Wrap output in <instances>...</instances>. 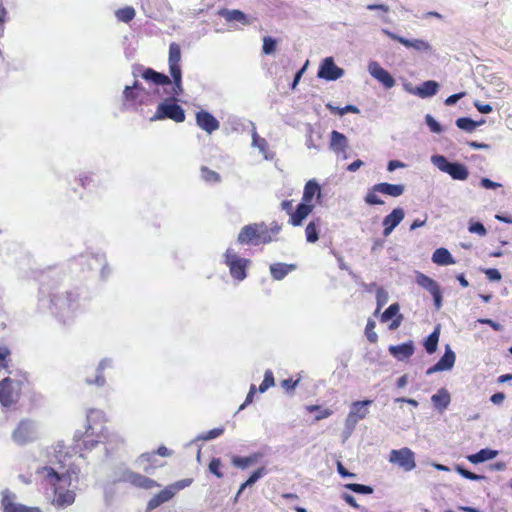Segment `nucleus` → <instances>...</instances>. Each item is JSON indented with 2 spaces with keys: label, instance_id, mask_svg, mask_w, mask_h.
Here are the masks:
<instances>
[{
  "label": "nucleus",
  "instance_id": "nucleus-1",
  "mask_svg": "<svg viewBox=\"0 0 512 512\" xmlns=\"http://www.w3.org/2000/svg\"><path fill=\"white\" fill-rule=\"evenodd\" d=\"M37 473L54 487L55 497L53 502L55 505L58 507H66L74 502V492L71 490H64L66 486L71 484V476L68 472L64 473L53 467L44 466L39 468Z\"/></svg>",
  "mask_w": 512,
  "mask_h": 512
},
{
  "label": "nucleus",
  "instance_id": "nucleus-2",
  "mask_svg": "<svg viewBox=\"0 0 512 512\" xmlns=\"http://www.w3.org/2000/svg\"><path fill=\"white\" fill-rule=\"evenodd\" d=\"M273 238L269 235L268 226L265 223H254L244 226L237 241L242 245H260L270 243Z\"/></svg>",
  "mask_w": 512,
  "mask_h": 512
},
{
  "label": "nucleus",
  "instance_id": "nucleus-3",
  "mask_svg": "<svg viewBox=\"0 0 512 512\" xmlns=\"http://www.w3.org/2000/svg\"><path fill=\"white\" fill-rule=\"evenodd\" d=\"M104 414L100 410H90L87 414L88 426L86 429V438L96 437L95 441L98 442H111L117 435L109 433L108 429L103 424Z\"/></svg>",
  "mask_w": 512,
  "mask_h": 512
},
{
  "label": "nucleus",
  "instance_id": "nucleus-4",
  "mask_svg": "<svg viewBox=\"0 0 512 512\" xmlns=\"http://www.w3.org/2000/svg\"><path fill=\"white\" fill-rule=\"evenodd\" d=\"M431 163L440 171L449 174L454 180H466L469 176L467 167L458 162H449L443 155H432Z\"/></svg>",
  "mask_w": 512,
  "mask_h": 512
},
{
  "label": "nucleus",
  "instance_id": "nucleus-5",
  "mask_svg": "<svg viewBox=\"0 0 512 512\" xmlns=\"http://www.w3.org/2000/svg\"><path fill=\"white\" fill-rule=\"evenodd\" d=\"M38 438V426L29 419H23L19 422L12 432V439L18 445H25L35 441Z\"/></svg>",
  "mask_w": 512,
  "mask_h": 512
},
{
  "label": "nucleus",
  "instance_id": "nucleus-6",
  "mask_svg": "<svg viewBox=\"0 0 512 512\" xmlns=\"http://www.w3.org/2000/svg\"><path fill=\"white\" fill-rule=\"evenodd\" d=\"M371 404V400L355 401L351 404L349 414L345 420V430L348 434H351L357 423L367 416L368 406Z\"/></svg>",
  "mask_w": 512,
  "mask_h": 512
},
{
  "label": "nucleus",
  "instance_id": "nucleus-7",
  "mask_svg": "<svg viewBox=\"0 0 512 512\" xmlns=\"http://www.w3.org/2000/svg\"><path fill=\"white\" fill-rule=\"evenodd\" d=\"M225 263L229 267L230 274L233 278L242 281L246 277V266L248 260L241 258L232 249H227L225 254Z\"/></svg>",
  "mask_w": 512,
  "mask_h": 512
},
{
  "label": "nucleus",
  "instance_id": "nucleus-8",
  "mask_svg": "<svg viewBox=\"0 0 512 512\" xmlns=\"http://www.w3.org/2000/svg\"><path fill=\"white\" fill-rule=\"evenodd\" d=\"M20 395L19 381L5 378L0 382V403L3 406H11L16 403Z\"/></svg>",
  "mask_w": 512,
  "mask_h": 512
},
{
  "label": "nucleus",
  "instance_id": "nucleus-9",
  "mask_svg": "<svg viewBox=\"0 0 512 512\" xmlns=\"http://www.w3.org/2000/svg\"><path fill=\"white\" fill-rule=\"evenodd\" d=\"M389 462L402 468L404 471H411L416 467L414 452L403 447L401 449H393L389 455Z\"/></svg>",
  "mask_w": 512,
  "mask_h": 512
},
{
  "label": "nucleus",
  "instance_id": "nucleus-10",
  "mask_svg": "<svg viewBox=\"0 0 512 512\" xmlns=\"http://www.w3.org/2000/svg\"><path fill=\"white\" fill-rule=\"evenodd\" d=\"M164 118H169L175 122L181 123L185 120V112L181 106L164 101L158 105L156 113L151 120H160Z\"/></svg>",
  "mask_w": 512,
  "mask_h": 512
},
{
  "label": "nucleus",
  "instance_id": "nucleus-11",
  "mask_svg": "<svg viewBox=\"0 0 512 512\" xmlns=\"http://www.w3.org/2000/svg\"><path fill=\"white\" fill-rule=\"evenodd\" d=\"M344 75V70L339 68L332 57H326L320 64L317 76L327 81H335Z\"/></svg>",
  "mask_w": 512,
  "mask_h": 512
},
{
  "label": "nucleus",
  "instance_id": "nucleus-12",
  "mask_svg": "<svg viewBox=\"0 0 512 512\" xmlns=\"http://www.w3.org/2000/svg\"><path fill=\"white\" fill-rule=\"evenodd\" d=\"M369 74L380 82L386 89H390L395 85L392 75L385 70L377 61H370L367 66Z\"/></svg>",
  "mask_w": 512,
  "mask_h": 512
},
{
  "label": "nucleus",
  "instance_id": "nucleus-13",
  "mask_svg": "<svg viewBox=\"0 0 512 512\" xmlns=\"http://www.w3.org/2000/svg\"><path fill=\"white\" fill-rule=\"evenodd\" d=\"M382 32L389 38L398 41L407 48H413L419 52H430L432 50V46L423 39H407L387 29H382Z\"/></svg>",
  "mask_w": 512,
  "mask_h": 512
},
{
  "label": "nucleus",
  "instance_id": "nucleus-14",
  "mask_svg": "<svg viewBox=\"0 0 512 512\" xmlns=\"http://www.w3.org/2000/svg\"><path fill=\"white\" fill-rule=\"evenodd\" d=\"M405 217V212L402 208L398 207L392 210V212L386 215L382 221L383 235L388 237L393 230L401 223Z\"/></svg>",
  "mask_w": 512,
  "mask_h": 512
},
{
  "label": "nucleus",
  "instance_id": "nucleus-15",
  "mask_svg": "<svg viewBox=\"0 0 512 512\" xmlns=\"http://www.w3.org/2000/svg\"><path fill=\"white\" fill-rule=\"evenodd\" d=\"M196 123L208 134L213 133L220 127L219 121L212 114L204 110H201L196 114Z\"/></svg>",
  "mask_w": 512,
  "mask_h": 512
},
{
  "label": "nucleus",
  "instance_id": "nucleus-16",
  "mask_svg": "<svg viewBox=\"0 0 512 512\" xmlns=\"http://www.w3.org/2000/svg\"><path fill=\"white\" fill-rule=\"evenodd\" d=\"M15 495L9 491H4L2 495V505L4 512H41L37 508H27L23 505L14 504Z\"/></svg>",
  "mask_w": 512,
  "mask_h": 512
},
{
  "label": "nucleus",
  "instance_id": "nucleus-17",
  "mask_svg": "<svg viewBox=\"0 0 512 512\" xmlns=\"http://www.w3.org/2000/svg\"><path fill=\"white\" fill-rule=\"evenodd\" d=\"M124 480L137 487L144 489H151L153 487L158 486L156 481H154L153 479H150L144 475L132 471H128L124 474Z\"/></svg>",
  "mask_w": 512,
  "mask_h": 512
},
{
  "label": "nucleus",
  "instance_id": "nucleus-18",
  "mask_svg": "<svg viewBox=\"0 0 512 512\" xmlns=\"http://www.w3.org/2000/svg\"><path fill=\"white\" fill-rule=\"evenodd\" d=\"M316 197L318 203L321 201V187L315 179L309 180L304 187L302 203L312 204L313 198Z\"/></svg>",
  "mask_w": 512,
  "mask_h": 512
},
{
  "label": "nucleus",
  "instance_id": "nucleus-19",
  "mask_svg": "<svg viewBox=\"0 0 512 512\" xmlns=\"http://www.w3.org/2000/svg\"><path fill=\"white\" fill-rule=\"evenodd\" d=\"M349 147V142L347 137L336 131L333 130L331 132V139H330V145L329 148L331 151H333L335 154H345V151H347Z\"/></svg>",
  "mask_w": 512,
  "mask_h": 512
},
{
  "label": "nucleus",
  "instance_id": "nucleus-20",
  "mask_svg": "<svg viewBox=\"0 0 512 512\" xmlns=\"http://www.w3.org/2000/svg\"><path fill=\"white\" fill-rule=\"evenodd\" d=\"M313 204L300 203L296 210L293 211L291 217L289 219V223L293 226L302 225L303 221L309 216V214L313 211Z\"/></svg>",
  "mask_w": 512,
  "mask_h": 512
},
{
  "label": "nucleus",
  "instance_id": "nucleus-21",
  "mask_svg": "<svg viewBox=\"0 0 512 512\" xmlns=\"http://www.w3.org/2000/svg\"><path fill=\"white\" fill-rule=\"evenodd\" d=\"M390 354L395 357L399 361H403L411 357L414 353V343L413 341H409L406 343H402L400 345H391L389 346Z\"/></svg>",
  "mask_w": 512,
  "mask_h": 512
},
{
  "label": "nucleus",
  "instance_id": "nucleus-22",
  "mask_svg": "<svg viewBox=\"0 0 512 512\" xmlns=\"http://www.w3.org/2000/svg\"><path fill=\"white\" fill-rule=\"evenodd\" d=\"M180 61H181V49L180 46L173 42L169 46V57H168V64H169V71L170 74H176L178 76V72H181L180 68Z\"/></svg>",
  "mask_w": 512,
  "mask_h": 512
},
{
  "label": "nucleus",
  "instance_id": "nucleus-23",
  "mask_svg": "<svg viewBox=\"0 0 512 512\" xmlns=\"http://www.w3.org/2000/svg\"><path fill=\"white\" fill-rule=\"evenodd\" d=\"M405 191L403 184L378 183L373 186V192H379L391 197H399Z\"/></svg>",
  "mask_w": 512,
  "mask_h": 512
},
{
  "label": "nucleus",
  "instance_id": "nucleus-24",
  "mask_svg": "<svg viewBox=\"0 0 512 512\" xmlns=\"http://www.w3.org/2000/svg\"><path fill=\"white\" fill-rule=\"evenodd\" d=\"M218 14L223 17L227 22H239L243 25L250 24L247 15L238 9L223 8L219 10Z\"/></svg>",
  "mask_w": 512,
  "mask_h": 512
},
{
  "label": "nucleus",
  "instance_id": "nucleus-25",
  "mask_svg": "<svg viewBox=\"0 0 512 512\" xmlns=\"http://www.w3.org/2000/svg\"><path fill=\"white\" fill-rule=\"evenodd\" d=\"M174 495V488H171L169 485L168 487H166L165 489H163L150 499V501L147 504V509L153 510L159 507L161 504L169 501Z\"/></svg>",
  "mask_w": 512,
  "mask_h": 512
},
{
  "label": "nucleus",
  "instance_id": "nucleus-26",
  "mask_svg": "<svg viewBox=\"0 0 512 512\" xmlns=\"http://www.w3.org/2000/svg\"><path fill=\"white\" fill-rule=\"evenodd\" d=\"M431 401L439 412H443L451 402V396L445 388H441L431 396Z\"/></svg>",
  "mask_w": 512,
  "mask_h": 512
},
{
  "label": "nucleus",
  "instance_id": "nucleus-27",
  "mask_svg": "<svg viewBox=\"0 0 512 512\" xmlns=\"http://www.w3.org/2000/svg\"><path fill=\"white\" fill-rule=\"evenodd\" d=\"M439 90V84L436 81L428 80L425 81L421 86L415 88V95L420 98H428L437 94Z\"/></svg>",
  "mask_w": 512,
  "mask_h": 512
},
{
  "label": "nucleus",
  "instance_id": "nucleus-28",
  "mask_svg": "<svg viewBox=\"0 0 512 512\" xmlns=\"http://www.w3.org/2000/svg\"><path fill=\"white\" fill-rule=\"evenodd\" d=\"M142 77L145 80L151 81L157 85L164 86V85L171 84V80L168 76H166L165 74L159 73V72L153 70L152 68H146L142 73Z\"/></svg>",
  "mask_w": 512,
  "mask_h": 512
},
{
  "label": "nucleus",
  "instance_id": "nucleus-29",
  "mask_svg": "<svg viewBox=\"0 0 512 512\" xmlns=\"http://www.w3.org/2000/svg\"><path fill=\"white\" fill-rule=\"evenodd\" d=\"M498 455V451L489 448L481 449L475 454L467 456L469 462L473 464H479L488 460L494 459Z\"/></svg>",
  "mask_w": 512,
  "mask_h": 512
},
{
  "label": "nucleus",
  "instance_id": "nucleus-30",
  "mask_svg": "<svg viewBox=\"0 0 512 512\" xmlns=\"http://www.w3.org/2000/svg\"><path fill=\"white\" fill-rule=\"evenodd\" d=\"M416 283L431 295L440 290V286L436 281L421 272L416 273Z\"/></svg>",
  "mask_w": 512,
  "mask_h": 512
},
{
  "label": "nucleus",
  "instance_id": "nucleus-31",
  "mask_svg": "<svg viewBox=\"0 0 512 512\" xmlns=\"http://www.w3.org/2000/svg\"><path fill=\"white\" fill-rule=\"evenodd\" d=\"M432 261L437 265H451L455 263L451 253L446 248H438L432 255Z\"/></svg>",
  "mask_w": 512,
  "mask_h": 512
},
{
  "label": "nucleus",
  "instance_id": "nucleus-32",
  "mask_svg": "<svg viewBox=\"0 0 512 512\" xmlns=\"http://www.w3.org/2000/svg\"><path fill=\"white\" fill-rule=\"evenodd\" d=\"M455 353L450 348V346H446L444 355L437 362V365L440 367L442 371L451 370L455 364Z\"/></svg>",
  "mask_w": 512,
  "mask_h": 512
},
{
  "label": "nucleus",
  "instance_id": "nucleus-33",
  "mask_svg": "<svg viewBox=\"0 0 512 512\" xmlns=\"http://www.w3.org/2000/svg\"><path fill=\"white\" fill-rule=\"evenodd\" d=\"M295 269L294 265H287L282 263H276L270 266V272L275 280H282L288 274L289 271Z\"/></svg>",
  "mask_w": 512,
  "mask_h": 512
},
{
  "label": "nucleus",
  "instance_id": "nucleus-34",
  "mask_svg": "<svg viewBox=\"0 0 512 512\" xmlns=\"http://www.w3.org/2000/svg\"><path fill=\"white\" fill-rule=\"evenodd\" d=\"M320 219L309 222L305 229L306 240L310 243H315L319 239L318 228L320 226Z\"/></svg>",
  "mask_w": 512,
  "mask_h": 512
},
{
  "label": "nucleus",
  "instance_id": "nucleus-35",
  "mask_svg": "<svg viewBox=\"0 0 512 512\" xmlns=\"http://www.w3.org/2000/svg\"><path fill=\"white\" fill-rule=\"evenodd\" d=\"M485 121L482 120L480 122L473 121L471 118L462 117L456 120V125L458 128L465 130L467 132L474 131L478 126L482 125Z\"/></svg>",
  "mask_w": 512,
  "mask_h": 512
},
{
  "label": "nucleus",
  "instance_id": "nucleus-36",
  "mask_svg": "<svg viewBox=\"0 0 512 512\" xmlns=\"http://www.w3.org/2000/svg\"><path fill=\"white\" fill-rule=\"evenodd\" d=\"M439 326L435 328V330L427 337L425 340L424 346L427 353L432 354L436 351L438 341H439Z\"/></svg>",
  "mask_w": 512,
  "mask_h": 512
},
{
  "label": "nucleus",
  "instance_id": "nucleus-37",
  "mask_svg": "<svg viewBox=\"0 0 512 512\" xmlns=\"http://www.w3.org/2000/svg\"><path fill=\"white\" fill-rule=\"evenodd\" d=\"M252 146L258 148L259 151L264 155L265 159H268V157L265 155L268 143L264 138L257 134L255 127H253L252 132Z\"/></svg>",
  "mask_w": 512,
  "mask_h": 512
},
{
  "label": "nucleus",
  "instance_id": "nucleus-38",
  "mask_svg": "<svg viewBox=\"0 0 512 512\" xmlns=\"http://www.w3.org/2000/svg\"><path fill=\"white\" fill-rule=\"evenodd\" d=\"M135 16V10L132 7H125L116 11V17L119 21L128 23Z\"/></svg>",
  "mask_w": 512,
  "mask_h": 512
},
{
  "label": "nucleus",
  "instance_id": "nucleus-39",
  "mask_svg": "<svg viewBox=\"0 0 512 512\" xmlns=\"http://www.w3.org/2000/svg\"><path fill=\"white\" fill-rule=\"evenodd\" d=\"M346 489H349L358 494H372L373 488L368 485L358 484V483H348L344 486Z\"/></svg>",
  "mask_w": 512,
  "mask_h": 512
},
{
  "label": "nucleus",
  "instance_id": "nucleus-40",
  "mask_svg": "<svg viewBox=\"0 0 512 512\" xmlns=\"http://www.w3.org/2000/svg\"><path fill=\"white\" fill-rule=\"evenodd\" d=\"M277 41L269 36L263 38V47L262 51L266 55H271L276 50Z\"/></svg>",
  "mask_w": 512,
  "mask_h": 512
},
{
  "label": "nucleus",
  "instance_id": "nucleus-41",
  "mask_svg": "<svg viewBox=\"0 0 512 512\" xmlns=\"http://www.w3.org/2000/svg\"><path fill=\"white\" fill-rule=\"evenodd\" d=\"M55 305L60 309V314L62 317H68L69 312L73 309L71 302L62 298H58L55 301Z\"/></svg>",
  "mask_w": 512,
  "mask_h": 512
},
{
  "label": "nucleus",
  "instance_id": "nucleus-42",
  "mask_svg": "<svg viewBox=\"0 0 512 512\" xmlns=\"http://www.w3.org/2000/svg\"><path fill=\"white\" fill-rule=\"evenodd\" d=\"M399 312V305L397 303L391 304L382 314V322H387L390 319L397 317Z\"/></svg>",
  "mask_w": 512,
  "mask_h": 512
},
{
  "label": "nucleus",
  "instance_id": "nucleus-43",
  "mask_svg": "<svg viewBox=\"0 0 512 512\" xmlns=\"http://www.w3.org/2000/svg\"><path fill=\"white\" fill-rule=\"evenodd\" d=\"M274 386V376L272 371L267 370L264 374V379L259 386V391L264 393L267 389Z\"/></svg>",
  "mask_w": 512,
  "mask_h": 512
},
{
  "label": "nucleus",
  "instance_id": "nucleus-44",
  "mask_svg": "<svg viewBox=\"0 0 512 512\" xmlns=\"http://www.w3.org/2000/svg\"><path fill=\"white\" fill-rule=\"evenodd\" d=\"M255 461H256L255 457H237L236 456L232 459L233 465L238 468H241V469L247 468L249 465H251Z\"/></svg>",
  "mask_w": 512,
  "mask_h": 512
},
{
  "label": "nucleus",
  "instance_id": "nucleus-45",
  "mask_svg": "<svg viewBox=\"0 0 512 512\" xmlns=\"http://www.w3.org/2000/svg\"><path fill=\"white\" fill-rule=\"evenodd\" d=\"M201 176L207 182H218L220 180L218 173L205 167L201 169Z\"/></svg>",
  "mask_w": 512,
  "mask_h": 512
},
{
  "label": "nucleus",
  "instance_id": "nucleus-46",
  "mask_svg": "<svg viewBox=\"0 0 512 512\" xmlns=\"http://www.w3.org/2000/svg\"><path fill=\"white\" fill-rule=\"evenodd\" d=\"M221 460L219 458H213L209 463V471L214 474L218 478H222L223 474L220 470L221 468Z\"/></svg>",
  "mask_w": 512,
  "mask_h": 512
},
{
  "label": "nucleus",
  "instance_id": "nucleus-47",
  "mask_svg": "<svg viewBox=\"0 0 512 512\" xmlns=\"http://www.w3.org/2000/svg\"><path fill=\"white\" fill-rule=\"evenodd\" d=\"M267 473L265 467H260L252 473V475L246 480V485H254L261 477Z\"/></svg>",
  "mask_w": 512,
  "mask_h": 512
},
{
  "label": "nucleus",
  "instance_id": "nucleus-48",
  "mask_svg": "<svg viewBox=\"0 0 512 512\" xmlns=\"http://www.w3.org/2000/svg\"><path fill=\"white\" fill-rule=\"evenodd\" d=\"M374 328H375V322L372 320H369L366 325V328H365V335L371 343H375L378 339V336H377L376 332L374 331Z\"/></svg>",
  "mask_w": 512,
  "mask_h": 512
},
{
  "label": "nucleus",
  "instance_id": "nucleus-49",
  "mask_svg": "<svg viewBox=\"0 0 512 512\" xmlns=\"http://www.w3.org/2000/svg\"><path fill=\"white\" fill-rule=\"evenodd\" d=\"M223 432H224V429L222 427L215 428V429L208 431L207 433L199 435L197 437V440H204V441L212 440V439L220 436Z\"/></svg>",
  "mask_w": 512,
  "mask_h": 512
},
{
  "label": "nucleus",
  "instance_id": "nucleus-50",
  "mask_svg": "<svg viewBox=\"0 0 512 512\" xmlns=\"http://www.w3.org/2000/svg\"><path fill=\"white\" fill-rule=\"evenodd\" d=\"M425 121L433 133L439 134L443 131L442 126L430 114L425 116Z\"/></svg>",
  "mask_w": 512,
  "mask_h": 512
},
{
  "label": "nucleus",
  "instance_id": "nucleus-51",
  "mask_svg": "<svg viewBox=\"0 0 512 512\" xmlns=\"http://www.w3.org/2000/svg\"><path fill=\"white\" fill-rule=\"evenodd\" d=\"M456 471L461 475L463 476L464 478L466 479H469V480H481V479H484L485 476L483 475H478V474H475V473H472L468 470H466L465 468H463L462 466L458 465L456 467Z\"/></svg>",
  "mask_w": 512,
  "mask_h": 512
},
{
  "label": "nucleus",
  "instance_id": "nucleus-52",
  "mask_svg": "<svg viewBox=\"0 0 512 512\" xmlns=\"http://www.w3.org/2000/svg\"><path fill=\"white\" fill-rule=\"evenodd\" d=\"M468 230L469 232L478 234L481 237H484L487 234L486 228L480 222L470 223Z\"/></svg>",
  "mask_w": 512,
  "mask_h": 512
},
{
  "label": "nucleus",
  "instance_id": "nucleus-53",
  "mask_svg": "<svg viewBox=\"0 0 512 512\" xmlns=\"http://www.w3.org/2000/svg\"><path fill=\"white\" fill-rule=\"evenodd\" d=\"M377 299V312L381 309L383 305H385L388 301V293L383 289L379 288L376 292Z\"/></svg>",
  "mask_w": 512,
  "mask_h": 512
},
{
  "label": "nucleus",
  "instance_id": "nucleus-54",
  "mask_svg": "<svg viewBox=\"0 0 512 512\" xmlns=\"http://www.w3.org/2000/svg\"><path fill=\"white\" fill-rule=\"evenodd\" d=\"M9 356H10L9 348L6 346H0V371L7 367Z\"/></svg>",
  "mask_w": 512,
  "mask_h": 512
},
{
  "label": "nucleus",
  "instance_id": "nucleus-55",
  "mask_svg": "<svg viewBox=\"0 0 512 512\" xmlns=\"http://www.w3.org/2000/svg\"><path fill=\"white\" fill-rule=\"evenodd\" d=\"M173 81H174V88H173V94L179 95L182 93V73L178 72V76L176 74H171Z\"/></svg>",
  "mask_w": 512,
  "mask_h": 512
},
{
  "label": "nucleus",
  "instance_id": "nucleus-56",
  "mask_svg": "<svg viewBox=\"0 0 512 512\" xmlns=\"http://www.w3.org/2000/svg\"><path fill=\"white\" fill-rule=\"evenodd\" d=\"M377 192H373V188L366 195L365 201L369 205H382L384 202L376 195Z\"/></svg>",
  "mask_w": 512,
  "mask_h": 512
},
{
  "label": "nucleus",
  "instance_id": "nucleus-57",
  "mask_svg": "<svg viewBox=\"0 0 512 512\" xmlns=\"http://www.w3.org/2000/svg\"><path fill=\"white\" fill-rule=\"evenodd\" d=\"M485 274L487 278L491 281H499L501 280V273L495 268H489L485 270Z\"/></svg>",
  "mask_w": 512,
  "mask_h": 512
},
{
  "label": "nucleus",
  "instance_id": "nucleus-58",
  "mask_svg": "<svg viewBox=\"0 0 512 512\" xmlns=\"http://www.w3.org/2000/svg\"><path fill=\"white\" fill-rule=\"evenodd\" d=\"M191 479H183L180 481H177L176 483L170 485L171 488H174V493L178 492L181 489H184L185 487H188L191 484Z\"/></svg>",
  "mask_w": 512,
  "mask_h": 512
},
{
  "label": "nucleus",
  "instance_id": "nucleus-59",
  "mask_svg": "<svg viewBox=\"0 0 512 512\" xmlns=\"http://www.w3.org/2000/svg\"><path fill=\"white\" fill-rule=\"evenodd\" d=\"M255 392H256L255 385H251L250 390L246 396V399H245L244 403L239 407L238 411L243 410L246 407V405L250 404L253 401Z\"/></svg>",
  "mask_w": 512,
  "mask_h": 512
},
{
  "label": "nucleus",
  "instance_id": "nucleus-60",
  "mask_svg": "<svg viewBox=\"0 0 512 512\" xmlns=\"http://www.w3.org/2000/svg\"><path fill=\"white\" fill-rule=\"evenodd\" d=\"M474 106L482 114H488V113L492 112V110H493L491 105L483 104L480 101H475Z\"/></svg>",
  "mask_w": 512,
  "mask_h": 512
},
{
  "label": "nucleus",
  "instance_id": "nucleus-61",
  "mask_svg": "<svg viewBox=\"0 0 512 512\" xmlns=\"http://www.w3.org/2000/svg\"><path fill=\"white\" fill-rule=\"evenodd\" d=\"M481 186L486 189H496L501 187L500 183L494 182L488 178L481 179Z\"/></svg>",
  "mask_w": 512,
  "mask_h": 512
},
{
  "label": "nucleus",
  "instance_id": "nucleus-62",
  "mask_svg": "<svg viewBox=\"0 0 512 512\" xmlns=\"http://www.w3.org/2000/svg\"><path fill=\"white\" fill-rule=\"evenodd\" d=\"M478 321L482 324H487V325L491 326L495 331L503 330V326L500 323L495 322L491 319H479Z\"/></svg>",
  "mask_w": 512,
  "mask_h": 512
},
{
  "label": "nucleus",
  "instance_id": "nucleus-63",
  "mask_svg": "<svg viewBox=\"0 0 512 512\" xmlns=\"http://www.w3.org/2000/svg\"><path fill=\"white\" fill-rule=\"evenodd\" d=\"M465 93L464 92H460V93H457V94H453L451 96H449L446 100H445V104L448 105V106H452L454 104H456V102L458 100H460L462 97H464Z\"/></svg>",
  "mask_w": 512,
  "mask_h": 512
},
{
  "label": "nucleus",
  "instance_id": "nucleus-64",
  "mask_svg": "<svg viewBox=\"0 0 512 512\" xmlns=\"http://www.w3.org/2000/svg\"><path fill=\"white\" fill-rule=\"evenodd\" d=\"M337 112H338L339 115L342 116V115H344V114H346L348 112L359 113L360 111H359L358 107H356L354 105H347L344 108H338Z\"/></svg>",
  "mask_w": 512,
  "mask_h": 512
}]
</instances>
